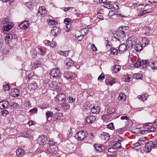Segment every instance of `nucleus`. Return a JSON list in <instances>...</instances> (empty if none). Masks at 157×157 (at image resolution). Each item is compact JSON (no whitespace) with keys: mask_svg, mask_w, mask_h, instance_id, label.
<instances>
[{"mask_svg":"<svg viewBox=\"0 0 157 157\" xmlns=\"http://www.w3.org/2000/svg\"><path fill=\"white\" fill-rule=\"evenodd\" d=\"M126 27H120L118 30L115 33L113 34V36L117 40L120 41L122 38L125 37V32Z\"/></svg>","mask_w":157,"mask_h":157,"instance_id":"obj_1","label":"nucleus"},{"mask_svg":"<svg viewBox=\"0 0 157 157\" xmlns=\"http://www.w3.org/2000/svg\"><path fill=\"white\" fill-rule=\"evenodd\" d=\"M155 147V144L154 143L153 141H149L146 144L143 148V151L145 153H148L151 151L152 148Z\"/></svg>","mask_w":157,"mask_h":157,"instance_id":"obj_2","label":"nucleus"},{"mask_svg":"<svg viewBox=\"0 0 157 157\" xmlns=\"http://www.w3.org/2000/svg\"><path fill=\"white\" fill-rule=\"evenodd\" d=\"M88 136V133L86 131L82 130L77 133L75 137L79 141L83 140Z\"/></svg>","mask_w":157,"mask_h":157,"instance_id":"obj_3","label":"nucleus"},{"mask_svg":"<svg viewBox=\"0 0 157 157\" xmlns=\"http://www.w3.org/2000/svg\"><path fill=\"white\" fill-rule=\"evenodd\" d=\"M49 74L53 77L58 78L61 75V72L60 70L56 68L53 69Z\"/></svg>","mask_w":157,"mask_h":157,"instance_id":"obj_4","label":"nucleus"},{"mask_svg":"<svg viewBox=\"0 0 157 157\" xmlns=\"http://www.w3.org/2000/svg\"><path fill=\"white\" fill-rule=\"evenodd\" d=\"M49 138L48 137L44 136H40L38 139V143L40 145H44L47 143Z\"/></svg>","mask_w":157,"mask_h":157,"instance_id":"obj_5","label":"nucleus"},{"mask_svg":"<svg viewBox=\"0 0 157 157\" xmlns=\"http://www.w3.org/2000/svg\"><path fill=\"white\" fill-rule=\"evenodd\" d=\"M65 95L63 94L60 93L57 95L55 100L58 104H60L61 102L65 100Z\"/></svg>","mask_w":157,"mask_h":157,"instance_id":"obj_6","label":"nucleus"},{"mask_svg":"<svg viewBox=\"0 0 157 157\" xmlns=\"http://www.w3.org/2000/svg\"><path fill=\"white\" fill-rule=\"evenodd\" d=\"M64 76L65 78L67 79L72 80L76 77V75L75 74L71 72H66L64 73Z\"/></svg>","mask_w":157,"mask_h":157,"instance_id":"obj_7","label":"nucleus"},{"mask_svg":"<svg viewBox=\"0 0 157 157\" xmlns=\"http://www.w3.org/2000/svg\"><path fill=\"white\" fill-rule=\"evenodd\" d=\"M126 43L128 48H132L136 44V42L134 39L130 37L126 41Z\"/></svg>","mask_w":157,"mask_h":157,"instance_id":"obj_8","label":"nucleus"},{"mask_svg":"<svg viewBox=\"0 0 157 157\" xmlns=\"http://www.w3.org/2000/svg\"><path fill=\"white\" fill-rule=\"evenodd\" d=\"M60 32V30L59 28L54 27L51 31L50 35L52 36L55 37L58 35Z\"/></svg>","mask_w":157,"mask_h":157,"instance_id":"obj_9","label":"nucleus"},{"mask_svg":"<svg viewBox=\"0 0 157 157\" xmlns=\"http://www.w3.org/2000/svg\"><path fill=\"white\" fill-rule=\"evenodd\" d=\"M108 78L109 79L106 78V79L105 81L106 85L108 86H112L115 82V79L114 78H112L110 76H109Z\"/></svg>","mask_w":157,"mask_h":157,"instance_id":"obj_10","label":"nucleus"},{"mask_svg":"<svg viewBox=\"0 0 157 157\" xmlns=\"http://www.w3.org/2000/svg\"><path fill=\"white\" fill-rule=\"evenodd\" d=\"M96 118L93 116H88L86 118V121L88 124H92L95 121Z\"/></svg>","mask_w":157,"mask_h":157,"instance_id":"obj_11","label":"nucleus"},{"mask_svg":"<svg viewBox=\"0 0 157 157\" xmlns=\"http://www.w3.org/2000/svg\"><path fill=\"white\" fill-rule=\"evenodd\" d=\"M29 24V21H24L22 23L19 25V27L22 29H27Z\"/></svg>","mask_w":157,"mask_h":157,"instance_id":"obj_12","label":"nucleus"},{"mask_svg":"<svg viewBox=\"0 0 157 157\" xmlns=\"http://www.w3.org/2000/svg\"><path fill=\"white\" fill-rule=\"evenodd\" d=\"M99 136L101 139L105 141L109 140L110 135L108 133L102 132L100 134Z\"/></svg>","mask_w":157,"mask_h":157,"instance_id":"obj_13","label":"nucleus"},{"mask_svg":"<svg viewBox=\"0 0 157 157\" xmlns=\"http://www.w3.org/2000/svg\"><path fill=\"white\" fill-rule=\"evenodd\" d=\"M9 103L7 101H2L0 102V108L1 109H6L8 107Z\"/></svg>","mask_w":157,"mask_h":157,"instance_id":"obj_14","label":"nucleus"},{"mask_svg":"<svg viewBox=\"0 0 157 157\" xmlns=\"http://www.w3.org/2000/svg\"><path fill=\"white\" fill-rule=\"evenodd\" d=\"M118 139L117 141L114 142L113 145L119 148H121V142L123 141L122 138L121 137H118Z\"/></svg>","mask_w":157,"mask_h":157,"instance_id":"obj_15","label":"nucleus"},{"mask_svg":"<svg viewBox=\"0 0 157 157\" xmlns=\"http://www.w3.org/2000/svg\"><path fill=\"white\" fill-rule=\"evenodd\" d=\"M14 25L13 23L10 22L8 25L3 27L2 30L3 31L8 32L13 27Z\"/></svg>","mask_w":157,"mask_h":157,"instance_id":"obj_16","label":"nucleus"},{"mask_svg":"<svg viewBox=\"0 0 157 157\" xmlns=\"http://www.w3.org/2000/svg\"><path fill=\"white\" fill-rule=\"evenodd\" d=\"M20 90L19 89H13L11 90V95L13 97H18L19 95Z\"/></svg>","mask_w":157,"mask_h":157,"instance_id":"obj_17","label":"nucleus"},{"mask_svg":"<svg viewBox=\"0 0 157 157\" xmlns=\"http://www.w3.org/2000/svg\"><path fill=\"white\" fill-rule=\"evenodd\" d=\"M16 38V36L14 35H13L11 33H9L8 35H7L6 38L5 40H6V42L7 44L9 43L10 41L11 40L13 39H15Z\"/></svg>","mask_w":157,"mask_h":157,"instance_id":"obj_18","label":"nucleus"},{"mask_svg":"<svg viewBox=\"0 0 157 157\" xmlns=\"http://www.w3.org/2000/svg\"><path fill=\"white\" fill-rule=\"evenodd\" d=\"M87 32L88 31V30L86 28H84L81 29L80 30V32L82 33L84 32V35H81L79 36H78L77 37L75 36V38H77L79 41H81L84 35L86 34V32Z\"/></svg>","mask_w":157,"mask_h":157,"instance_id":"obj_19","label":"nucleus"},{"mask_svg":"<svg viewBox=\"0 0 157 157\" xmlns=\"http://www.w3.org/2000/svg\"><path fill=\"white\" fill-rule=\"evenodd\" d=\"M17 155L18 157L24 156L25 154V152L22 149L19 148L16 151Z\"/></svg>","mask_w":157,"mask_h":157,"instance_id":"obj_20","label":"nucleus"},{"mask_svg":"<svg viewBox=\"0 0 157 157\" xmlns=\"http://www.w3.org/2000/svg\"><path fill=\"white\" fill-rule=\"evenodd\" d=\"M127 50V48L126 45L122 44L120 45L119 47V53H122Z\"/></svg>","mask_w":157,"mask_h":157,"instance_id":"obj_21","label":"nucleus"},{"mask_svg":"<svg viewBox=\"0 0 157 157\" xmlns=\"http://www.w3.org/2000/svg\"><path fill=\"white\" fill-rule=\"evenodd\" d=\"M21 136L23 137L29 138L31 136V132L29 130L25 131L22 133Z\"/></svg>","mask_w":157,"mask_h":157,"instance_id":"obj_22","label":"nucleus"},{"mask_svg":"<svg viewBox=\"0 0 157 157\" xmlns=\"http://www.w3.org/2000/svg\"><path fill=\"white\" fill-rule=\"evenodd\" d=\"M69 52V51H62L61 50H58L57 51V53L58 54L60 55L63 56L65 57L67 56Z\"/></svg>","mask_w":157,"mask_h":157,"instance_id":"obj_23","label":"nucleus"},{"mask_svg":"<svg viewBox=\"0 0 157 157\" xmlns=\"http://www.w3.org/2000/svg\"><path fill=\"white\" fill-rule=\"evenodd\" d=\"M132 75H124L123 78L124 81L127 82H129L132 80Z\"/></svg>","mask_w":157,"mask_h":157,"instance_id":"obj_24","label":"nucleus"},{"mask_svg":"<svg viewBox=\"0 0 157 157\" xmlns=\"http://www.w3.org/2000/svg\"><path fill=\"white\" fill-rule=\"evenodd\" d=\"M148 97V94L147 93H145L143 94H142L140 95H138L137 96V98L139 99H140L143 101H144L147 99Z\"/></svg>","mask_w":157,"mask_h":157,"instance_id":"obj_25","label":"nucleus"},{"mask_svg":"<svg viewBox=\"0 0 157 157\" xmlns=\"http://www.w3.org/2000/svg\"><path fill=\"white\" fill-rule=\"evenodd\" d=\"M91 111L93 114H98L100 111V108L98 106H94L91 109Z\"/></svg>","mask_w":157,"mask_h":157,"instance_id":"obj_26","label":"nucleus"},{"mask_svg":"<svg viewBox=\"0 0 157 157\" xmlns=\"http://www.w3.org/2000/svg\"><path fill=\"white\" fill-rule=\"evenodd\" d=\"M121 68V67L120 65H115V66L112 67V71L113 73H116L120 70Z\"/></svg>","mask_w":157,"mask_h":157,"instance_id":"obj_27","label":"nucleus"},{"mask_svg":"<svg viewBox=\"0 0 157 157\" xmlns=\"http://www.w3.org/2000/svg\"><path fill=\"white\" fill-rule=\"evenodd\" d=\"M49 86L51 88L56 89L58 87V83L56 81H52L49 84Z\"/></svg>","mask_w":157,"mask_h":157,"instance_id":"obj_28","label":"nucleus"},{"mask_svg":"<svg viewBox=\"0 0 157 157\" xmlns=\"http://www.w3.org/2000/svg\"><path fill=\"white\" fill-rule=\"evenodd\" d=\"M39 13H40L41 15L44 14L46 13L47 11L46 10V9L45 6H43L39 7Z\"/></svg>","mask_w":157,"mask_h":157,"instance_id":"obj_29","label":"nucleus"},{"mask_svg":"<svg viewBox=\"0 0 157 157\" xmlns=\"http://www.w3.org/2000/svg\"><path fill=\"white\" fill-rule=\"evenodd\" d=\"M29 87L31 90H34L37 87V84L34 82L30 83L29 85Z\"/></svg>","mask_w":157,"mask_h":157,"instance_id":"obj_30","label":"nucleus"},{"mask_svg":"<svg viewBox=\"0 0 157 157\" xmlns=\"http://www.w3.org/2000/svg\"><path fill=\"white\" fill-rule=\"evenodd\" d=\"M142 43L141 44L143 47L147 46L149 43V40L146 38H144L142 39Z\"/></svg>","mask_w":157,"mask_h":157,"instance_id":"obj_31","label":"nucleus"},{"mask_svg":"<svg viewBox=\"0 0 157 157\" xmlns=\"http://www.w3.org/2000/svg\"><path fill=\"white\" fill-rule=\"evenodd\" d=\"M63 114L61 113H58L55 114V118L56 120L63 119Z\"/></svg>","mask_w":157,"mask_h":157,"instance_id":"obj_32","label":"nucleus"},{"mask_svg":"<svg viewBox=\"0 0 157 157\" xmlns=\"http://www.w3.org/2000/svg\"><path fill=\"white\" fill-rule=\"evenodd\" d=\"M65 62L66 65L68 66H72L73 64V61L70 58H67Z\"/></svg>","mask_w":157,"mask_h":157,"instance_id":"obj_33","label":"nucleus"},{"mask_svg":"<svg viewBox=\"0 0 157 157\" xmlns=\"http://www.w3.org/2000/svg\"><path fill=\"white\" fill-rule=\"evenodd\" d=\"M135 50L137 52L140 51L142 49L143 46L142 45L140 44H136H136L134 46Z\"/></svg>","mask_w":157,"mask_h":157,"instance_id":"obj_34","label":"nucleus"},{"mask_svg":"<svg viewBox=\"0 0 157 157\" xmlns=\"http://www.w3.org/2000/svg\"><path fill=\"white\" fill-rule=\"evenodd\" d=\"M126 99V95L124 94L121 93L119 94L118 99L121 101H124Z\"/></svg>","mask_w":157,"mask_h":157,"instance_id":"obj_35","label":"nucleus"},{"mask_svg":"<svg viewBox=\"0 0 157 157\" xmlns=\"http://www.w3.org/2000/svg\"><path fill=\"white\" fill-rule=\"evenodd\" d=\"M142 66L143 68H145L149 65L150 61L148 60H142Z\"/></svg>","mask_w":157,"mask_h":157,"instance_id":"obj_36","label":"nucleus"},{"mask_svg":"<svg viewBox=\"0 0 157 157\" xmlns=\"http://www.w3.org/2000/svg\"><path fill=\"white\" fill-rule=\"evenodd\" d=\"M133 78L134 79H141L143 78V75L142 74H135L133 75Z\"/></svg>","mask_w":157,"mask_h":157,"instance_id":"obj_37","label":"nucleus"},{"mask_svg":"<svg viewBox=\"0 0 157 157\" xmlns=\"http://www.w3.org/2000/svg\"><path fill=\"white\" fill-rule=\"evenodd\" d=\"M111 118V116L109 114H105L102 116V119L104 121H107L109 120Z\"/></svg>","mask_w":157,"mask_h":157,"instance_id":"obj_38","label":"nucleus"},{"mask_svg":"<svg viewBox=\"0 0 157 157\" xmlns=\"http://www.w3.org/2000/svg\"><path fill=\"white\" fill-rule=\"evenodd\" d=\"M10 105L11 109H17L18 107V104L15 102H11L10 103Z\"/></svg>","mask_w":157,"mask_h":157,"instance_id":"obj_39","label":"nucleus"},{"mask_svg":"<svg viewBox=\"0 0 157 157\" xmlns=\"http://www.w3.org/2000/svg\"><path fill=\"white\" fill-rule=\"evenodd\" d=\"M115 112V109L113 107H109L108 108L107 110V113L110 114L114 113Z\"/></svg>","mask_w":157,"mask_h":157,"instance_id":"obj_40","label":"nucleus"},{"mask_svg":"<svg viewBox=\"0 0 157 157\" xmlns=\"http://www.w3.org/2000/svg\"><path fill=\"white\" fill-rule=\"evenodd\" d=\"M141 60L140 59H138L136 62L134 64L135 67L137 68H139L141 66Z\"/></svg>","mask_w":157,"mask_h":157,"instance_id":"obj_41","label":"nucleus"},{"mask_svg":"<svg viewBox=\"0 0 157 157\" xmlns=\"http://www.w3.org/2000/svg\"><path fill=\"white\" fill-rule=\"evenodd\" d=\"M110 53L112 55H116L118 53L117 50L114 48H112L110 49Z\"/></svg>","mask_w":157,"mask_h":157,"instance_id":"obj_42","label":"nucleus"},{"mask_svg":"<svg viewBox=\"0 0 157 157\" xmlns=\"http://www.w3.org/2000/svg\"><path fill=\"white\" fill-rule=\"evenodd\" d=\"M150 66L153 69H157V61H153Z\"/></svg>","mask_w":157,"mask_h":157,"instance_id":"obj_43","label":"nucleus"},{"mask_svg":"<svg viewBox=\"0 0 157 157\" xmlns=\"http://www.w3.org/2000/svg\"><path fill=\"white\" fill-rule=\"evenodd\" d=\"M108 3V4L106 5H107L106 8L110 9H113V7H114V6L113 2L109 1V3Z\"/></svg>","mask_w":157,"mask_h":157,"instance_id":"obj_44","label":"nucleus"},{"mask_svg":"<svg viewBox=\"0 0 157 157\" xmlns=\"http://www.w3.org/2000/svg\"><path fill=\"white\" fill-rule=\"evenodd\" d=\"M48 21V23L49 25H56L57 24V22L55 20L52 19L47 20Z\"/></svg>","mask_w":157,"mask_h":157,"instance_id":"obj_45","label":"nucleus"},{"mask_svg":"<svg viewBox=\"0 0 157 157\" xmlns=\"http://www.w3.org/2000/svg\"><path fill=\"white\" fill-rule=\"evenodd\" d=\"M105 43L106 44V48L107 49H109V48L111 46V42L108 40H106L105 39Z\"/></svg>","mask_w":157,"mask_h":157,"instance_id":"obj_46","label":"nucleus"},{"mask_svg":"<svg viewBox=\"0 0 157 157\" xmlns=\"http://www.w3.org/2000/svg\"><path fill=\"white\" fill-rule=\"evenodd\" d=\"M9 113V111L7 110H3L1 112V115L4 117L6 116Z\"/></svg>","mask_w":157,"mask_h":157,"instance_id":"obj_47","label":"nucleus"},{"mask_svg":"<svg viewBox=\"0 0 157 157\" xmlns=\"http://www.w3.org/2000/svg\"><path fill=\"white\" fill-rule=\"evenodd\" d=\"M117 153H107V157H116Z\"/></svg>","mask_w":157,"mask_h":157,"instance_id":"obj_48","label":"nucleus"},{"mask_svg":"<svg viewBox=\"0 0 157 157\" xmlns=\"http://www.w3.org/2000/svg\"><path fill=\"white\" fill-rule=\"evenodd\" d=\"M38 111L36 108H34L29 110V112L31 113L32 114L36 113Z\"/></svg>","mask_w":157,"mask_h":157,"instance_id":"obj_49","label":"nucleus"},{"mask_svg":"<svg viewBox=\"0 0 157 157\" xmlns=\"http://www.w3.org/2000/svg\"><path fill=\"white\" fill-rule=\"evenodd\" d=\"M150 29L149 27L146 26L144 27L143 29V30L145 31L146 30L147 32L144 33V34L146 35H148V34L149 33V32L150 31Z\"/></svg>","mask_w":157,"mask_h":157,"instance_id":"obj_50","label":"nucleus"},{"mask_svg":"<svg viewBox=\"0 0 157 157\" xmlns=\"http://www.w3.org/2000/svg\"><path fill=\"white\" fill-rule=\"evenodd\" d=\"M107 128L109 129L113 130L114 128V126L113 123H111L107 125Z\"/></svg>","mask_w":157,"mask_h":157,"instance_id":"obj_51","label":"nucleus"},{"mask_svg":"<svg viewBox=\"0 0 157 157\" xmlns=\"http://www.w3.org/2000/svg\"><path fill=\"white\" fill-rule=\"evenodd\" d=\"M3 88L5 91H8L10 90V86L7 84L3 85Z\"/></svg>","mask_w":157,"mask_h":157,"instance_id":"obj_52","label":"nucleus"},{"mask_svg":"<svg viewBox=\"0 0 157 157\" xmlns=\"http://www.w3.org/2000/svg\"><path fill=\"white\" fill-rule=\"evenodd\" d=\"M39 49L41 53V54L44 55V54L46 52V48L44 47H42L39 48Z\"/></svg>","mask_w":157,"mask_h":157,"instance_id":"obj_53","label":"nucleus"},{"mask_svg":"<svg viewBox=\"0 0 157 157\" xmlns=\"http://www.w3.org/2000/svg\"><path fill=\"white\" fill-rule=\"evenodd\" d=\"M94 147L97 151H100L101 150V147L100 146L97 144L94 145Z\"/></svg>","mask_w":157,"mask_h":157,"instance_id":"obj_54","label":"nucleus"},{"mask_svg":"<svg viewBox=\"0 0 157 157\" xmlns=\"http://www.w3.org/2000/svg\"><path fill=\"white\" fill-rule=\"evenodd\" d=\"M53 115V112L48 111L46 113V116L47 118H48L52 116Z\"/></svg>","mask_w":157,"mask_h":157,"instance_id":"obj_55","label":"nucleus"},{"mask_svg":"<svg viewBox=\"0 0 157 157\" xmlns=\"http://www.w3.org/2000/svg\"><path fill=\"white\" fill-rule=\"evenodd\" d=\"M71 21V20L69 18H66L64 20V23L66 25H69V23Z\"/></svg>","mask_w":157,"mask_h":157,"instance_id":"obj_56","label":"nucleus"},{"mask_svg":"<svg viewBox=\"0 0 157 157\" xmlns=\"http://www.w3.org/2000/svg\"><path fill=\"white\" fill-rule=\"evenodd\" d=\"M99 2L100 3H102L103 4L106 5L108 4L109 1V0H99Z\"/></svg>","mask_w":157,"mask_h":157,"instance_id":"obj_57","label":"nucleus"},{"mask_svg":"<svg viewBox=\"0 0 157 157\" xmlns=\"http://www.w3.org/2000/svg\"><path fill=\"white\" fill-rule=\"evenodd\" d=\"M1 21L2 24H4L9 22V21L8 18H5L3 19Z\"/></svg>","mask_w":157,"mask_h":157,"instance_id":"obj_58","label":"nucleus"},{"mask_svg":"<svg viewBox=\"0 0 157 157\" xmlns=\"http://www.w3.org/2000/svg\"><path fill=\"white\" fill-rule=\"evenodd\" d=\"M48 105L47 104L44 103L43 104H41V105H40V108L41 109H44L47 108L48 107Z\"/></svg>","mask_w":157,"mask_h":157,"instance_id":"obj_59","label":"nucleus"},{"mask_svg":"<svg viewBox=\"0 0 157 157\" xmlns=\"http://www.w3.org/2000/svg\"><path fill=\"white\" fill-rule=\"evenodd\" d=\"M68 100L70 103H72L75 101V99L73 98L69 97L68 98Z\"/></svg>","mask_w":157,"mask_h":157,"instance_id":"obj_60","label":"nucleus"},{"mask_svg":"<svg viewBox=\"0 0 157 157\" xmlns=\"http://www.w3.org/2000/svg\"><path fill=\"white\" fill-rule=\"evenodd\" d=\"M43 43L45 45L49 46L50 45V41L48 40H45L43 41Z\"/></svg>","mask_w":157,"mask_h":157,"instance_id":"obj_61","label":"nucleus"},{"mask_svg":"<svg viewBox=\"0 0 157 157\" xmlns=\"http://www.w3.org/2000/svg\"><path fill=\"white\" fill-rule=\"evenodd\" d=\"M63 107H66L67 106V104L66 103L65 101V100L64 101H62L61 102L60 104H59Z\"/></svg>","mask_w":157,"mask_h":157,"instance_id":"obj_62","label":"nucleus"},{"mask_svg":"<svg viewBox=\"0 0 157 157\" xmlns=\"http://www.w3.org/2000/svg\"><path fill=\"white\" fill-rule=\"evenodd\" d=\"M140 144H141L140 143V142H139L138 141V142L134 144H133L132 145V146L133 147V148H135L138 147V146L140 145Z\"/></svg>","mask_w":157,"mask_h":157,"instance_id":"obj_63","label":"nucleus"},{"mask_svg":"<svg viewBox=\"0 0 157 157\" xmlns=\"http://www.w3.org/2000/svg\"><path fill=\"white\" fill-rule=\"evenodd\" d=\"M105 78V76L104 74H101L98 77V80H103Z\"/></svg>","mask_w":157,"mask_h":157,"instance_id":"obj_64","label":"nucleus"}]
</instances>
